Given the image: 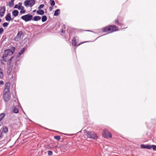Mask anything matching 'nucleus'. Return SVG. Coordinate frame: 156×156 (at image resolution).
Here are the masks:
<instances>
[{
  "instance_id": "obj_23",
  "label": "nucleus",
  "mask_w": 156,
  "mask_h": 156,
  "mask_svg": "<svg viewBox=\"0 0 156 156\" xmlns=\"http://www.w3.org/2000/svg\"><path fill=\"white\" fill-rule=\"evenodd\" d=\"M3 77V74L2 69L0 68V77L2 78Z\"/></svg>"
},
{
  "instance_id": "obj_8",
  "label": "nucleus",
  "mask_w": 156,
  "mask_h": 156,
  "mask_svg": "<svg viewBox=\"0 0 156 156\" xmlns=\"http://www.w3.org/2000/svg\"><path fill=\"white\" fill-rule=\"evenodd\" d=\"M103 136L105 138H111L112 137V134L108 132L104 131Z\"/></svg>"
},
{
  "instance_id": "obj_28",
  "label": "nucleus",
  "mask_w": 156,
  "mask_h": 156,
  "mask_svg": "<svg viewBox=\"0 0 156 156\" xmlns=\"http://www.w3.org/2000/svg\"><path fill=\"white\" fill-rule=\"evenodd\" d=\"M9 25V23L7 22H5L3 23L2 26L4 27H7Z\"/></svg>"
},
{
  "instance_id": "obj_31",
  "label": "nucleus",
  "mask_w": 156,
  "mask_h": 156,
  "mask_svg": "<svg viewBox=\"0 0 156 156\" xmlns=\"http://www.w3.org/2000/svg\"><path fill=\"white\" fill-rule=\"evenodd\" d=\"M48 155H49V156H51V155H52V151H48Z\"/></svg>"
},
{
  "instance_id": "obj_41",
  "label": "nucleus",
  "mask_w": 156,
  "mask_h": 156,
  "mask_svg": "<svg viewBox=\"0 0 156 156\" xmlns=\"http://www.w3.org/2000/svg\"><path fill=\"white\" fill-rule=\"evenodd\" d=\"M61 32L63 33H64L65 32V31H64L63 30H62V31H61Z\"/></svg>"
},
{
  "instance_id": "obj_19",
  "label": "nucleus",
  "mask_w": 156,
  "mask_h": 156,
  "mask_svg": "<svg viewBox=\"0 0 156 156\" xmlns=\"http://www.w3.org/2000/svg\"><path fill=\"white\" fill-rule=\"evenodd\" d=\"M60 13V10L59 9L56 10L54 13V15L55 16H57L59 15Z\"/></svg>"
},
{
  "instance_id": "obj_11",
  "label": "nucleus",
  "mask_w": 156,
  "mask_h": 156,
  "mask_svg": "<svg viewBox=\"0 0 156 156\" xmlns=\"http://www.w3.org/2000/svg\"><path fill=\"white\" fill-rule=\"evenodd\" d=\"M5 19L7 21H9L13 20V19H12L11 17V14L10 13H8L5 17Z\"/></svg>"
},
{
  "instance_id": "obj_4",
  "label": "nucleus",
  "mask_w": 156,
  "mask_h": 156,
  "mask_svg": "<svg viewBox=\"0 0 156 156\" xmlns=\"http://www.w3.org/2000/svg\"><path fill=\"white\" fill-rule=\"evenodd\" d=\"M35 3V0H26L24 2V5L26 6L28 5L32 7Z\"/></svg>"
},
{
  "instance_id": "obj_35",
  "label": "nucleus",
  "mask_w": 156,
  "mask_h": 156,
  "mask_svg": "<svg viewBox=\"0 0 156 156\" xmlns=\"http://www.w3.org/2000/svg\"><path fill=\"white\" fill-rule=\"evenodd\" d=\"M4 83L3 81H0V85H3L4 84Z\"/></svg>"
},
{
  "instance_id": "obj_42",
  "label": "nucleus",
  "mask_w": 156,
  "mask_h": 156,
  "mask_svg": "<svg viewBox=\"0 0 156 156\" xmlns=\"http://www.w3.org/2000/svg\"><path fill=\"white\" fill-rule=\"evenodd\" d=\"M2 122H0V126L2 125Z\"/></svg>"
},
{
  "instance_id": "obj_7",
  "label": "nucleus",
  "mask_w": 156,
  "mask_h": 156,
  "mask_svg": "<svg viewBox=\"0 0 156 156\" xmlns=\"http://www.w3.org/2000/svg\"><path fill=\"white\" fill-rule=\"evenodd\" d=\"M10 84L9 83H7L5 85V88L4 90V92L8 93L10 92L9 87Z\"/></svg>"
},
{
  "instance_id": "obj_34",
  "label": "nucleus",
  "mask_w": 156,
  "mask_h": 156,
  "mask_svg": "<svg viewBox=\"0 0 156 156\" xmlns=\"http://www.w3.org/2000/svg\"><path fill=\"white\" fill-rule=\"evenodd\" d=\"M11 70L10 69H8L7 71V74H8V75L9 74H10V73H11Z\"/></svg>"
},
{
  "instance_id": "obj_16",
  "label": "nucleus",
  "mask_w": 156,
  "mask_h": 156,
  "mask_svg": "<svg viewBox=\"0 0 156 156\" xmlns=\"http://www.w3.org/2000/svg\"><path fill=\"white\" fill-rule=\"evenodd\" d=\"M1 131L2 133H6L8 132V128L6 126L3 127L2 129V130H1Z\"/></svg>"
},
{
  "instance_id": "obj_27",
  "label": "nucleus",
  "mask_w": 156,
  "mask_h": 156,
  "mask_svg": "<svg viewBox=\"0 0 156 156\" xmlns=\"http://www.w3.org/2000/svg\"><path fill=\"white\" fill-rule=\"evenodd\" d=\"M55 138L57 140H59L60 139V137L59 136H54Z\"/></svg>"
},
{
  "instance_id": "obj_1",
  "label": "nucleus",
  "mask_w": 156,
  "mask_h": 156,
  "mask_svg": "<svg viewBox=\"0 0 156 156\" xmlns=\"http://www.w3.org/2000/svg\"><path fill=\"white\" fill-rule=\"evenodd\" d=\"M118 30V27L115 25H110L102 29V31L104 32L111 33Z\"/></svg>"
},
{
  "instance_id": "obj_2",
  "label": "nucleus",
  "mask_w": 156,
  "mask_h": 156,
  "mask_svg": "<svg viewBox=\"0 0 156 156\" xmlns=\"http://www.w3.org/2000/svg\"><path fill=\"white\" fill-rule=\"evenodd\" d=\"M12 49H13V51L10 50V49H8L5 51L4 54L2 56V58H6L8 55H12L15 50L14 47H12Z\"/></svg>"
},
{
  "instance_id": "obj_15",
  "label": "nucleus",
  "mask_w": 156,
  "mask_h": 156,
  "mask_svg": "<svg viewBox=\"0 0 156 156\" xmlns=\"http://www.w3.org/2000/svg\"><path fill=\"white\" fill-rule=\"evenodd\" d=\"M41 17L39 16H35L33 17V20L35 21H38L40 20Z\"/></svg>"
},
{
  "instance_id": "obj_12",
  "label": "nucleus",
  "mask_w": 156,
  "mask_h": 156,
  "mask_svg": "<svg viewBox=\"0 0 156 156\" xmlns=\"http://www.w3.org/2000/svg\"><path fill=\"white\" fill-rule=\"evenodd\" d=\"M23 34L22 31H19L18 32L17 34L16 37V38L17 39H18L19 40L21 38V36Z\"/></svg>"
},
{
  "instance_id": "obj_9",
  "label": "nucleus",
  "mask_w": 156,
  "mask_h": 156,
  "mask_svg": "<svg viewBox=\"0 0 156 156\" xmlns=\"http://www.w3.org/2000/svg\"><path fill=\"white\" fill-rule=\"evenodd\" d=\"M5 11V8L4 6L2 7L0 10V16L2 17L4 16V14Z\"/></svg>"
},
{
  "instance_id": "obj_21",
  "label": "nucleus",
  "mask_w": 156,
  "mask_h": 156,
  "mask_svg": "<svg viewBox=\"0 0 156 156\" xmlns=\"http://www.w3.org/2000/svg\"><path fill=\"white\" fill-rule=\"evenodd\" d=\"M47 17L46 16H44L42 17L41 20L43 22H45L47 20Z\"/></svg>"
},
{
  "instance_id": "obj_33",
  "label": "nucleus",
  "mask_w": 156,
  "mask_h": 156,
  "mask_svg": "<svg viewBox=\"0 0 156 156\" xmlns=\"http://www.w3.org/2000/svg\"><path fill=\"white\" fill-rule=\"evenodd\" d=\"M4 29L3 28H0V34H2L4 31Z\"/></svg>"
},
{
  "instance_id": "obj_20",
  "label": "nucleus",
  "mask_w": 156,
  "mask_h": 156,
  "mask_svg": "<svg viewBox=\"0 0 156 156\" xmlns=\"http://www.w3.org/2000/svg\"><path fill=\"white\" fill-rule=\"evenodd\" d=\"M76 37H74L73 38V39L72 41V44L74 46H75L76 44Z\"/></svg>"
},
{
  "instance_id": "obj_3",
  "label": "nucleus",
  "mask_w": 156,
  "mask_h": 156,
  "mask_svg": "<svg viewBox=\"0 0 156 156\" xmlns=\"http://www.w3.org/2000/svg\"><path fill=\"white\" fill-rule=\"evenodd\" d=\"M87 136L88 138L96 140L98 139V137L97 134L94 132H90L89 131L87 132Z\"/></svg>"
},
{
  "instance_id": "obj_40",
  "label": "nucleus",
  "mask_w": 156,
  "mask_h": 156,
  "mask_svg": "<svg viewBox=\"0 0 156 156\" xmlns=\"http://www.w3.org/2000/svg\"><path fill=\"white\" fill-rule=\"evenodd\" d=\"M5 58H3V61L4 62H6V59Z\"/></svg>"
},
{
  "instance_id": "obj_37",
  "label": "nucleus",
  "mask_w": 156,
  "mask_h": 156,
  "mask_svg": "<svg viewBox=\"0 0 156 156\" xmlns=\"http://www.w3.org/2000/svg\"><path fill=\"white\" fill-rule=\"evenodd\" d=\"M14 0H11V2H10V3H12V5L14 4L13 1Z\"/></svg>"
},
{
  "instance_id": "obj_18",
  "label": "nucleus",
  "mask_w": 156,
  "mask_h": 156,
  "mask_svg": "<svg viewBox=\"0 0 156 156\" xmlns=\"http://www.w3.org/2000/svg\"><path fill=\"white\" fill-rule=\"evenodd\" d=\"M20 10H21L20 12V13H25L26 11L24 9V7L23 6H22L21 7Z\"/></svg>"
},
{
  "instance_id": "obj_22",
  "label": "nucleus",
  "mask_w": 156,
  "mask_h": 156,
  "mask_svg": "<svg viewBox=\"0 0 156 156\" xmlns=\"http://www.w3.org/2000/svg\"><path fill=\"white\" fill-rule=\"evenodd\" d=\"M5 114L2 113L0 114V122L2 119L3 118L5 117Z\"/></svg>"
},
{
  "instance_id": "obj_13",
  "label": "nucleus",
  "mask_w": 156,
  "mask_h": 156,
  "mask_svg": "<svg viewBox=\"0 0 156 156\" xmlns=\"http://www.w3.org/2000/svg\"><path fill=\"white\" fill-rule=\"evenodd\" d=\"M22 6V3L19 2L18 4L16 5L14 7V8L17 9L19 10H20V9L21 7Z\"/></svg>"
},
{
  "instance_id": "obj_26",
  "label": "nucleus",
  "mask_w": 156,
  "mask_h": 156,
  "mask_svg": "<svg viewBox=\"0 0 156 156\" xmlns=\"http://www.w3.org/2000/svg\"><path fill=\"white\" fill-rule=\"evenodd\" d=\"M13 112L15 113H17L19 111L17 108H15L13 109Z\"/></svg>"
},
{
  "instance_id": "obj_14",
  "label": "nucleus",
  "mask_w": 156,
  "mask_h": 156,
  "mask_svg": "<svg viewBox=\"0 0 156 156\" xmlns=\"http://www.w3.org/2000/svg\"><path fill=\"white\" fill-rule=\"evenodd\" d=\"M19 14V12L18 10H15L12 12V14L13 16L16 17Z\"/></svg>"
},
{
  "instance_id": "obj_29",
  "label": "nucleus",
  "mask_w": 156,
  "mask_h": 156,
  "mask_svg": "<svg viewBox=\"0 0 156 156\" xmlns=\"http://www.w3.org/2000/svg\"><path fill=\"white\" fill-rule=\"evenodd\" d=\"M151 148H153V149L156 151V146L154 145H152L151 146Z\"/></svg>"
},
{
  "instance_id": "obj_5",
  "label": "nucleus",
  "mask_w": 156,
  "mask_h": 156,
  "mask_svg": "<svg viewBox=\"0 0 156 156\" xmlns=\"http://www.w3.org/2000/svg\"><path fill=\"white\" fill-rule=\"evenodd\" d=\"M21 19L26 22H27L31 20L33 18V16L30 14H27L22 16Z\"/></svg>"
},
{
  "instance_id": "obj_30",
  "label": "nucleus",
  "mask_w": 156,
  "mask_h": 156,
  "mask_svg": "<svg viewBox=\"0 0 156 156\" xmlns=\"http://www.w3.org/2000/svg\"><path fill=\"white\" fill-rule=\"evenodd\" d=\"M44 5L43 4L40 5L38 7V9H41L43 8L44 7Z\"/></svg>"
},
{
  "instance_id": "obj_43",
  "label": "nucleus",
  "mask_w": 156,
  "mask_h": 156,
  "mask_svg": "<svg viewBox=\"0 0 156 156\" xmlns=\"http://www.w3.org/2000/svg\"><path fill=\"white\" fill-rule=\"evenodd\" d=\"M36 11V10H34L33 11V12H35Z\"/></svg>"
},
{
  "instance_id": "obj_6",
  "label": "nucleus",
  "mask_w": 156,
  "mask_h": 156,
  "mask_svg": "<svg viewBox=\"0 0 156 156\" xmlns=\"http://www.w3.org/2000/svg\"><path fill=\"white\" fill-rule=\"evenodd\" d=\"M9 93L3 92V99L5 102H7L9 99Z\"/></svg>"
},
{
  "instance_id": "obj_24",
  "label": "nucleus",
  "mask_w": 156,
  "mask_h": 156,
  "mask_svg": "<svg viewBox=\"0 0 156 156\" xmlns=\"http://www.w3.org/2000/svg\"><path fill=\"white\" fill-rule=\"evenodd\" d=\"M50 4L51 6H54L55 5V2L54 0H50Z\"/></svg>"
},
{
  "instance_id": "obj_10",
  "label": "nucleus",
  "mask_w": 156,
  "mask_h": 156,
  "mask_svg": "<svg viewBox=\"0 0 156 156\" xmlns=\"http://www.w3.org/2000/svg\"><path fill=\"white\" fill-rule=\"evenodd\" d=\"M151 146L148 145L141 144L140 145V147L141 148H147L148 149H151Z\"/></svg>"
},
{
  "instance_id": "obj_38",
  "label": "nucleus",
  "mask_w": 156,
  "mask_h": 156,
  "mask_svg": "<svg viewBox=\"0 0 156 156\" xmlns=\"http://www.w3.org/2000/svg\"><path fill=\"white\" fill-rule=\"evenodd\" d=\"M13 5H12V3H10V2H9V5L10 7L12 6Z\"/></svg>"
},
{
  "instance_id": "obj_17",
  "label": "nucleus",
  "mask_w": 156,
  "mask_h": 156,
  "mask_svg": "<svg viewBox=\"0 0 156 156\" xmlns=\"http://www.w3.org/2000/svg\"><path fill=\"white\" fill-rule=\"evenodd\" d=\"M37 14L41 15H43L44 13V11L42 10L39 9L37 11Z\"/></svg>"
},
{
  "instance_id": "obj_32",
  "label": "nucleus",
  "mask_w": 156,
  "mask_h": 156,
  "mask_svg": "<svg viewBox=\"0 0 156 156\" xmlns=\"http://www.w3.org/2000/svg\"><path fill=\"white\" fill-rule=\"evenodd\" d=\"M3 136V133L1 131V130H0V139L2 138Z\"/></svg>"
},
{
  "instance_id": "obj_39",
  "label": "nucleus",
  "mask_w": 156,
  "mask_h": 156,
  "mask_svg": "<svg viewBox=\"0 0 156 156\" xmlns=\"http://www.w3.org/2000/svg\"><path fill=\"white\" fill-rule=\"evenodd\" d=\"M13 58V57H12L9 60V61H11L12 59Z\"/></svg>"
},
{
  "instance_id": "obj_25",
  "label": "nucleus",
  "mask_w": 156,
  "mask_h": 156,
  "mask_svg": "<svg viewBox=\"0 0 156 156\" xmlns=\"http://www.w3.org/2000/svg\"><path fill=\"white\" fill-rule=\"evenodd\" d=\"M24 48H23L21 50L20 52L19 53V54L20 55H22L24 52Z\"/></svg>"
},
{
  "instance_id": "obj_36",
  "label": "nucleus",
  "mask_w": 156,
  "mask_h": 156,
  "mask_svg": "<svg viewBox=\"0 0 156 156\" xmlns=\"http://www.w3.org/2000/svg\"><path fill=\"white\" fill-rule=\"evenodd\" d=\"M115 22L116 23H118V25H119V23H118V20H115Z\"/></svg>"
}]
</instances>
